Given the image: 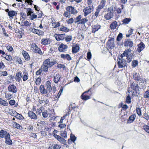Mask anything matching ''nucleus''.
I'll use <instances>...</instances> for the list:
<instances>
[{
  "mask_svg": "<svg viewBox=\"0 0 149 149\" xmlns=\"http://www.w3.org/2000/svg\"><path fill=\"white\" fill-rule=\"evenodd\" d=\"M0 104L4 106H7L8 104L7 101L1 98H0Z\"/></svg>",
  "mask_w": 149,
  "mask_h": 149,
  "instance_id": "obj_30",
  "label": "nucleus"
},
{
  "mask_svg": "<svg viewBox=\"0 0 149 149\" xmlns=\"http://www.w3.org/2000/svg\"><path fill=\"white\" fill-rule=\"evenodd\" d=\"M66 11H68L71 14L76 15L77 14L78 11L75 9L74 8L71 6H69L65 8Z\"/></svg>",
  "mask_w": 149,
  "mask_h": 149,
  "instance_id": "obj_6",
  "label": "nucleus"
},
{
  "mask_svg": "<svg viewBox=\"0 0 149 149\" xmlns=\"http://www.w3.org/2000/svg\"><path fill=\"white\" fill-rule=\"evenodd\" d=\"M74 19L72 18H71L69 19L68 20H67L66 21L68 24H71L74 22Z\"/></svg>",
  "mask_w": 149,
  "mask_h": 149,
  "instance_id": "obj_59",
  "label": "nucleus"
},
{
  "mask_svg": "<svg viewBox=\"0 0 149 149\" xmlns=\"http://www.w3.org/2000/svg\"><path fill=\"white\" fill-rule=\"evenodd\" d=\"M61 58H63L65 59H67L68 61L71 60V58L70 55L68 54H61Z\"/></svg>",
  "mask_w": 149,
  "mask_h": 149,
  "instance_id": "obj_24",
  "label": "nucleus"
},
{
  "mask_svg": "<svg viewBox=\"0 0 149 149\" xmlns=\"http://www.w3.org/2000/svg\"><path fill=\"white\" fill-rule=\"evenodd\" d=\"M116 12L115 13V19L117 20L120 17V14L121 13L122 10L120 8H116Z\"/></svg>",
  "mask_w": 149,
  "mask_h": 149,
  "instance_id": "obj_9",
  "label": "nucleus"
},
{
  "mask_svg": "<svg viewBox=\"0 0 149 149\" xmlns=\"http://www.w3.org/2000/svg\"><path fill=\"white\" fill-rule=\"evenodd\" d=\"M130 88L134 91H136L138 89V84L134 82H133L131 85Z\"/></svg>",
  "mask_w": 149,
  "mask_h": 149,
  "instance_id": "obj_28",
  "label": "nucleus"
},
{
  "mask_svg": "<svg viewBox=\"0 0 149 149\" xmlns=\"http://www.w3.org/2000/svg\"><path fill=\"white\" fill-rule=\"evenodd\" d=\"M133 77L135 80L137 81H139V80L141 79L139 74L137 73H135L133 74Z\"/></svg>",
  "mask_w": 149,
  "mask_h": 149,
  "instance_id": "obj_33",
  "label": "nucleus"
},
{
  "mask_svg": "<svg viewBox=\"0 0 149 149\" xmlns=\"http://www.w3.org/2000/svg\"><path fill=\"white\" fill-rule=\"evenodd\" d=\"M117 26V22L116 21H113L110 25V29L113 30L116 29Z\"/></svg>",
  "mask_w": 149,
  "mask_h": 149,
  "instance_id": "obj_22",
  "label": "nucleus"
},
{
  "mask_svg": "<svg viewBox=\"0 0 149 149\" xmlns=\"http://www.w3.org/2000/svg\"><path fill=\"white\" fill-rule=\"evenodd\" d=\"M136 117V115L134 114L130 116L127 121L128 123H131L134 120Z\"/></svg>",
  "mask_w": 149,
  "mask_h": 149,
  "instance_id": "obj_25",
  "label": "nucleus"
},
{
  "mask_svg": "<svg viewBox=\"0 0 149 149\" xmlns=\"http://www.w3.org/2000/svg\"><path fill=\"white\" fill-rule=\"evenodd\" d=\"M22 54L26 60L28 61L30 60V57L27 52L23 50L22 52Z\"/></svg>",
  "mask_w": 149,
  "mask_h": 149,
  "instance_id": "obj_18",
  "label": "nucleus"
},
{
  "mask_svg": "<svg viewBox=\"0 0 149 149\" xmlns=\"http://www.w3.org/2000/svg\"><path fill=\"white\" fill-rule=\"evenodd\" d=\"M143 127V128L146 132L149 133V125H144Z\"/></svg>",
  "mask_w": 149,
  "mask_h": 149,
  "instance_id": "obj_43",
  "label": "nucleus"
},
{
  "mask_svg": "<svg viewBox=\"0 0 149 149\" xmlns=\"http://www.w3.org/2000/svg\"><path fill=\"white\" fill-rule=\"evenodd\" d=\"M123 35L121 33H120L118 36L116 40L118 41H119L122 39Z\"/></svg>",
  "mask_w": 149,
  "mask_h": 149,
  "instance_id": "obj_51",
  "label": "nucleus"
},
{
  "mask_svg": "<svg viewBox=\"0 0 149 149\" xmlns=\"http://www.w3.org/2000/svg\"><path fill=\"white\" fill-rule=\"evenodd\" d=\"M113 16V14L109 12L107 14H105L104 15V17L107 20H109L112 18Z\"/></svg>",
  "mask_w": 149,
  "mask_h": 149,
  "instance_id": "obj_20",
  "label": "nucleus"
},
{
  "mask_svg": "<svg viewBox=\"0 0 149 149\" xmlns=\"http://www.w3.org/2000/svg\"><path fill=\"white\" fill-rule=\"evenodd\" d=\"M9 91L13 93H16L17 91V87L13 84L10 85L8 87Z\"/></svg>",
  "mask_w": 149,
  "mask_h": 149,
  "instance_id": "obj_8",
  "label": "nucleus"
},
{
  "mask_svg": "<svg viewBox=\"0 0 149 149\" xmlns=\"http://www.w3.org/2000/svg\"><path fill=\"white\" fill-rule=\"evenodd\" d=\"M72 36L71 35H69L67 36L65 38V41L68 42H70L71 40H72Z\"/></svg>",
  "mask_w": 149,
  "mask_h": 149,
  "instance_id": "obj_46",
  "label": "nucleus"
},
{
  "mask_svg": "<svg viewBox=\"0 0 149 149\" xmlns=\"http://www.w3.org/2000/svg\"><path fill=\"white\" fill-rule=\"evenodd\" d=\"M101 27L100 25L98 24L93 25L92 32L94 33H95L96 31H98Z\"/></svg>",
  "mask_w": 149,
  "mask_h": 149,
  "instance_id": "obj_16",
  "label": "nucleus"
},
{
  "mask_svg": "<svg viewBox=\"0 0 149 149\" xmlns=\"http://www.w3.org/2000/svg\"><path fill=\"white\" fill-rule=\"evenodd\" d=\"M138 47L137 49V51L139 52H140L145 48V45L143 42H141L138 45Z\"/></svg>",
  "mask_w": 149,
  "mask_h": 149,
  "instance_id": "obj_12",
  "label": "nucleus"
},
{
  "mask_svg": "<svg viewBox=\"0 0 149 149\" xmlns=\"http://www.w3.org/2000/svg\"><path fill=\"white\" fill-rule=\"evenodd\" d=\"M144 97L146 98H149V90H148L144 94Z\"/></svg>",
  "mask_w": 149,
  "mask_h": 149,
  "instance_id": "obj_49",
  "label": "nucleus"
},
{
  "mask_svg": "<svg viewBox=\"0 0 149 149\" xmlns=\"http://www.w3.org/2000/svg\"><path fill=\"white\" fill-rule=\"evenodd\" d=\"M48 114L47 111V110H45L42 112V116L44 118H46L47 117Z\"/></svg>",
  "mask_w": 149,
  "mask_h": 149,
  "instance_id": "obj_48",
  "label": "nucleus"
},
{
  "mask_svg": "<svg viewBox=\"0 0 149 149\" xmlns=\"http://www.w3.org/2000/svg\"><path fill=\"white\" fill-rule=\"evenodd\" d=\"M13 125L14 127L17 129H20V127H22L21 125L16 122H13Z\"/></svg>",
  "mask_w": 149,
  "mask_h": 149,
  "instance_id": "obj_40",
  "label": "nucleus"
},
{
  "mask_svg": "<svg viewBox=\"0 0 149 149\" xmlns=\"http://www.w3.org/2000/svg\"><path fill=\"white\" fill-rule=\"evenodd\" d=\"M5 56V59L7 61H11V60H12V57L10 55H6Z\"/></svg>",
  "mask_w": 149,
  "mask_h": 149,
  "instance_id": "obj_55",
  "label": "nucleus"
},
{
  "mask_svg": "<svg viewBox=\"0 0 149 149\" xmlns=\"http://www.w3.org/2000/svg\"><path fill=\"white\" fill-rule=\"evenodd\" d=\"M22 75L21 72H19L16 73L15 75V79L16 80L19 82H21L22 81L21 78Z\"/></svg>",
  "mask_w": 149,
  "mask_h": 149,
  "instance_id": "obj_14",
  "label": "nucleus"
},
{
  "mask_svg": "<svg viewBox=\"0 0 149 149\" xmlns=\"http://www.w3.org/2000/svg\"><path fill=\"white\" fill-rule=\"evenodd\" d=\"M63 15L65 17H70V14L68 11H67L64 12Z\"/></svg>",
  "mask_w": 149,
  "mask_h": 149,
  "instance_id": "obj_50",
  "label": "nucleus"
},
{
  "mask_svg": "<svg viewBox=\"0 0 149 149\" xmlns=\"http://www.w3.org/2000/svg\"><path fill=\"white\" fill-rule=\"evenodd\" d=\"M5 139V142L6 143L10 145L12 144V140L10 139V136L9 134L7 135Z\"/></svg>",
  "mask_w": 149,
  "mask_h": 149,
  "instance_id": "obj_21",
  "label": "nucleus"
},
{
  "mask_svg": "<svg viewBox=\"0 0 149 149\" xmlns=\"http://www.w3.org/2000/svg\"><path fill=\"white\" fill-rule=\"evenodd\" d=\"M79 47L78 46L73 47L72 48V52L73 53H76L78 51Z\"/></svg>",
  "mask_w": 149,
  "mask_h": 149,
  "instance_id": "obj_37",
  "label": "nucleus"
},
{
  "mask_svg": "<svg viewBox=\"0 0 149 149\" xmlns=\"http://www.w3.org/2000/svg\"><path fill=\"white\" fill-rule=\"evenodd\" d=\"M136 112L138 115L139 116H141V111L140 109L139 108H136Z\"/></svg>",
  "mask_w": 149,
  "mask_h": 149,
  "instance_id": "obj_58",
  "label": "nucleus"
},
{
  "mask_svg": "<svg viewBox=\"0 0 149 149\" xmlns=\"http://www.w3.org/2000/svg\"><path fill=\"white\" fill-rule=\"evenodd\" d=\"M132 51V50L130 49H126L124 52V54L126 55V56L127 57V58H128V54H130Z\"/></svg>",
  "mask_w": 149,
  "mask_h": 149,
  "instance_id": "obj_35",
  "label": "nucleus"
},
{
  "mask_svg": "<svg viewBox=\"0 0 149 149\" xmlns=\"http://www.w3.org/2000/svg\"><path fill=\"white\" fill-rule=\"evenodd\" d=\"M91 88H90L88 91H86L84 92L81 95V99L84 100H87L90 98V96L89 95H86L85 94L88 92L90 91Z\"/></svg>",
  "mask_w": 149,
  "mask_h": 149,
  "instance_id": "obj_11",
  "label": "nucleus"
},
{
  "mask_svg": "<svg viewBox=\"0 0 149 149\" xmlns=\"http://www.w3.org/2000/svg\"><path fill=\"white\" fill-rule=\"evenodd\" d=\"M61 78V76L59 74H57L54 76L53 81L56 83H58L60 80Z\"/></svg>",
  "mask_w": 149,
  "mask_h": 149,
  "instance_id": "obj_23",
  "label": "nucleus"
},
{
  "mask_svg": "<svg viewBox=\"0 0 149 149\" xmlns=\"http://www.w3.org/2000/svg\"><path fill=\"white\" fill-rule=\"evenodd\" d=\"M124 45L127 48L130 49L133 46V43L131 40L127 39L125 41Z\"/></svg>",
  "mask_w": 149,
  "mask_h": 149,
  "instance_id": "obj_7",
  "label": "nucleus"
},
{
  "mask_svg": "<svg viewBox=\"0 0 149 149\" xmlns=\"http://www.w3.org/2000/svg\"><path fill=\"white\" fill-rule=\"evenodd\" d=\"M70 137L71 141L74 143L76 139V137L74 135L71 134L70 136Z\"/></svg>",
  "mask_w": 149,
  "mask_h": 149,
  "instance_id": "obj_54",
  "label": "nucleus"
},
{
  "mask_svg": "<svg viewBox=\"0 0 149 149\" xmlns=\"http://www.w3.org/2000/svg\"><path fill=\"white\" fill-rule=\"evenodd\" d=\"M26 12L27 13V16H30L33 13L32 11L31 8H28L24 9Z\"/></svg>",
  "mask_w": 149,
  "mask_h": 149,
  "instance_id": "obj_29",
  "label": "nucleus"
},
{
  "mask_svg": "<svg viewBox=\"0 0 149 149\" xmlns=\"http://www.w3.org/2000/svg\"><path fill=\"white\" fill-rule=\"evenodd\" d=\"M1 27L2 29V33L6 37H8V34L6 33V30L4 29V28L3 27V26L1 25Z\"/></svg>",
  "mask_w": 149,
  "mask_h": 149,
  "instance_id": "obj_42",
  "label": "nucleus"
},
{
  "mask_svg": "<svg viewBox=\"0 0 149 149\" xmlns=\"http://www.w3.org/2000/svg\"><path fill=\"white\" fill-rule=\"evenodd\" d=\"M118 64L119 68H122L126 65V61L123 58H118Z\"/></svg>",
  "mask_w": 149,
  "mask_h": 149,
  "instance_id": "obj_5",
  "label": "nucleus"
},
{
  "mask_svg": "<svg viewBox=\"0 0 149 149\" xmlns=\"http://www.w3.org/2000/svg\"><path fill=\"white\" fill-rule=\"evenodd\" d=\"M31 49L35 53H38L40 55L42 54V52L40 49L35 44H31Z\"/></svg>",
  "mask_w": 149,
  "mask_h": 149,
  "instance_id": "obj_3",
  "label": "nucleus"
},
{
  "mask_svg": "<svg viewBox=\"0 0 149 149\" xmlns=\"http://www.w3.org/2000/svg\"><path fill=\"white\" fill-rule=\"evenodd\" d=\"M41 44L44 45H46L50 43V40L49 39H42L41 41Z\"/></svg>",
  "mask_w": 149,
  "mask_h": 149,
  "instance_id": "obj_26",
  "label": "nucleus"
},
{
  "mask_svg": "<svg viewBox=\"0 0 149 149\" xmlns=\"http://www.w3.org/2000/svg\"><path fill=\"white\" fill-rule=\"evenodd\" d=\"M9 134L6 131L3 130L0 131V137L1 138H5Z\"/></svg>",
  "mask_w": 149,
  "mask_h": 149,
  "instance_id": "obj_17",
  "label": "nucleus"
},
{
  "mask_svg": "<svg viewBox=\"0 0 149 149\" xmlns=\"http://www.w3.org/2000/svg\"><path fill=\"white\" fill-rule=\"evenodd\" d=\"M143 118L146 120H148L149 119V116L147 113H145L143 114Z\"/></svg>",
  "mask_w": 149,
  "mask_h": 149,
  "instance_id": "obj_63",
  "label": "nucleus"
},
{
  "mask_svg": "<svg viewBox=\"0 0 149 149\" xmlns=\"http://www.w3.org/2000/svg\"><path fill=\"white\" fill-rule=\"evenodd\" d=\"M61 136L63 137L64 138L66 137V131H65L63 132H61Z\"/></svg>",
  "mask_w": 149,
  "mask_h": 149,
  "instance_id": "obj_57",
  "label": "nucleus"
},
{
  "mask_svg": "<svg viewBox=\"0 0 149 149\" xmlns=\"http://www.w3.org/2000/svg\"><path fill=\"white\" fill-rule=\"evenodd\" d=\"M88 21V20L87 18H84L81 19V21L79 24H84L87 22Z\"/></svg>",
  "mask_w": 149,
  "mask_h": 149,
  "instance_id": "obj_41",
  "label": "nucleus"
},
{
  "mask_svg": "<svg viewBox=\"0 0 149 149\" xmlns=\"http://www.w3.org/2000/svg\"><path fill=\"white\" fill-rule=\"evenodd\" d=\"M60 30L66 32H68L70 31V29L65 26H63L60 28Z\"/></svg>",
  "mask_w": 149,
  "mask_h": 149,
  "instance_id": "obj_39",
  "label": "nucleus"
},
{
  "mask_svg": "<svg viewBox=\"0 0 149 149\" xmlns=\"http://www.w3.org/2000/svg\"><path fill=\"white\" fill-rule=\"evenodd\" d=\"M41 79L40 78L38 77L35 83L37 85H39L41 83Z\"/></svg>",
  "mask_w": 149,
  "mask_h": 149,
  "instance_id": "obj_52",
  "label": "nucleus"
},
{
  "mask_svg": "<svg viewBox=\"0 0 149 149\" xmlns=\"http://www.w3.org/2000/svg\"><path fill=\"white\" fill-rule=\"evenodd\" d=\"M116 10V8L113 6H112L108 8V11L110 13L113 14L114 12Z\"/></svg>",
  "mask_w": 149,
  "mask_h": 149,
  "instance_id": "obj_31",
  "label": "nucleus"
},
{
  "mask_svg": "<svg viewBox=\"0 0 149 149\" xmlns=\"http://www.w3.org/2000/svg\"><path fill=\"white\" fill-rule=\"evenodd\" d=\"M81 15H79L75 19L76 21L75 22V23H77L78 24H79V23L81 21Z\"/></svg>",
  "mask_w": 149,
  "mask_h": 149,
  "instance_id": "obj_38",
  "label": "nucleus"
},
{
  "mask_svg": "<svg viewBox=\"0 0 149 149\" xmlns=\"http://www.w3.org/2000/svg\"><path fill=\"white\" fill-rule=\"evenodd\" d=\"M16 118L20 120H22L24 119V117L22 115L18 113L17 114Z\"/></svg>",
  "mask_w": 149,
  "mask_h": 149,
  "instance_id": "obj_47",
  "label": "nucleus"
},
{
  "mask_svg": "<svg viewBox=\"0 0 149 149\" xmlns=\"http://www.w3.org/2000/svg\"><path fill=\"white\" fill-rule=\"evenodd\" d=\"M37 17V15L33 13L30 17L29 19L31 20H33L34 19L36 18Z\"/></svg>",
  "mask_w": 149,
  "mask_h": 149,
  "instance_id": "obj_53",
  "label": "nucleus"
},
{
  "mask_svg": "<svg viewBox=\"0 0 149 149\" xmlns=\"http://www.w3.org/2000/svg\"><path fill=\"white\" fill-rule=\"evenodd\" d=\"M68 46L63 44H61L58 47L59 51L61 52H64L66 51Z\"/></svg>",
  "mask_w": 149,
  "mask_h": 149,
  "instance_id": "obj_10",
  "label": "nucleus"
},
{
  "mask_svg": "<svg viewBox=\"0 0 149 149\" xmlns=\"http://www.w3.org/2000/svg\"><path fill=\"white\" fill-rule=\"evenodd\" d=\"M64 34H58L56 36V39L57 41L63 40L65 38Z\"/></svg>",
  "mask_w": 149,
  "mask_h": 149,
  "instance_id": "obj_27",
  "label": "nucleus"
},
{
  "mask_svg": "<svg viewBox=\"0 0 149 149\" xmlns=\"http://www.w3.org/2000/svg\"><path fill=\"white\" fill-rule=\"evenodd\" d=\"M9 103L10 105L12 106L15 103V101L14 100H11L9 101Z\"/></svg>",
  "mask_w": 149,
  "mask_h": 149,
  "instance_id": "obj_64",
  "label": "nucleus"
},
{
  "mask_svg": "<svg viewBox=\"0 0 149 149\" xmlns=\"http://www.w3.org/2000/svg\"><path fill=\"white\" fill-rule=\"evenodd\" d=\"M31 32L34 33L36 34L39 36L43 35L44 33L41 30L37 29H32L31 30Z\"/></svg>",
  "mask_w": 149,
  "mask_h": 149,
  "instance_id": "obj_15",
  "label": "nucleus"
},
{
  "mask_svg": "<svg viewBox=\"0 0 149 149\" xmlns=\"http://www.w3.org/2000/svg\"><path fill=\"white\" fill-rule=\"evenodd\" d=\"M28 116L31 119L36 120L37 118V116L36 114L32 111H30L28 113Z\"/></svg>",
  "mask_w": 149,
  "mask_h": 149,
  "instance_id": "obj_13",
  "label": "nucleus"
},
{
  "mask_svg": "<svg viewBox=\"0 0 149 149\" xmlns=\"http://www.w3.org/2000/svg\"><path fill=\"white\" fill-rule=\"evenodd\" d=\"M39 90L40 93L44 94L45 96L48 97H51L52 96L51 92L52 88L51 83L49 81H47L46 82L45 87L43 85H41L39 88Z\"/></svg>",
  "mask_w": 149,
  "mask_h": 149,
  "instance_id": "obj_1",
  "label": "nucleus"
},
{
  "mask_svg": "<svg viewBox=\"0 0 149 149\" xmlns=\"http://www.w3.org/2000/svg\"><path fill=\"white\" fill-rule=\"evenodd\" d=\"M93 6H89L85 8L83 10V12L84 13V15L85 17H86L93 10Z\"/></svg>",
  "mask_w": 149,
  "mask_h": 149,
  "instance_id": "obj_4",
  "label": "nucleus"
},
{
  "mask_svg": "<svg viewBox=\"0 0 149 149\" xmlns=\"http://www.w3.org/2000/svg\"><path fill=\"white\" fill-rule=\"evenodd\" d=\"M42 108L40 107V108H39L38 109L37 111H36V113H37L38 115H41V113L42 112Z\"/></svg>",
  "mask_w": 149,
  "mask_h": 149,
  "instance_id": "obj_62",
  "label": "nucleus"
},
{
  "mask_svg": "<svg viewBox=\"0 0 149 149\" xmlns=\"http://www.w3.org/2000/svg\"><path fill=\"white\" fill-rule=\"evenodd\" d=\"M6 49L8 51L11 52L13 49L12 47L9 44L6 45Z\"/></svg>",
  "mask_w": 149,
  "mask_h": 149,
  "instance_id": "obj_44",
  "label": "nucleus"
},
{
  "mask_svg": "<svg viewBox=\"0 0 149 149\" xmlns=\"http://www.w3.org/2000/svg\"><path fill=\"white\" fill-rule=\"evenodd\" d=\"M61 146L59 145L54 144V145L52 146L51 147H49V149H60Z\"/></svg>",
  "mask_w": 149,
  "mask_h": 149,
  "instance_id": "obj_36",
  "label": "nucleus"
},
{
  "mask_svg": "<svg viewBox=\"0 0 149 149\" xmlns=\"http://www.w3.org/2000/svg\"><path fill=\"white\" fill-rule=\"evenodd\" d=\"M55 137L59 141H61V142L64 143L65 140L63 138L61 137L59 135H55Z\"/></svg>",
  "mask_w": 149,
  "mask_h": 149,
  "instance_id": "obj_34",
  "label": "nucleus"
},
{
  "mask_svg": "<svg viewBox=\"0 0 149 149\" xmlns=\"http://www.w3.org/2000/svg\"><path fill=\"white\" fill-rule=\"evenodd\" d=\"M63 88H62L61 89L58 93L57 95L56 96V97H58V98H59L60 96V95H61V94L63 92Z\"/></svg>",
  "mask_w": 149,
  "mask_h": 149,
  "instance_id": "obj_61",
  "label": "nucleus"
},
{
  "mask_svg": "<svg viewBox=\"0 0 149 149\" xmlns=\"http://www.w3.org/2000/svg\"><path fill=\"white\" fill-rule=\"evenodd\" d=\"M57 68L60 69L63 68L64 69L65 68V66L63 64H58Z\"/></svg>",
  "mask_w": 149,
  "mask_h": 149,
  "instance_id": "obj_56",
  "label": "nucleus"
},
{
  "mask_svg": "<svg viewBox=\"0 0 149 149\" xmlns=\"http://www.w3.org/2000/svg\"><path fill=\"white\" fill-rule=\"evenodd\" d=\"M56 63V61L54 60L48 58L44 61L41 69L45 72H47L48 68L52 67Z\"/></svg>",
  "mask_w": 149,
  "mask_h": 149,
  "instance_id": "obj_2",
  "label": "nucleus"
},
{
  "mask_svg": "<svg viewBox=\"0 0 149 149\" xmlns=\"http://www.w3.org/2000/svg\"><path fill=\"white\" fill-rule=\"evenodd\" d=\"M131 19L130 18H124L122 21L123 24H127L131 21Z\"/></svg>",
  "mask_w": 149,
  "mask_h": 149,
  "instance_id": "obj_32",
  "label": "nucleus"
},
{
  "mask_svg": "<svg viewBox=\"0 0 149 149\" xmlns=\"http://www.w3.org/2000/svg\"><path fill=\"white\" fill-rule=\"evenodd\" d=\"M132 66L133 68H135L138 64V61L136 60L133 61L132 63Z\"/></svg>",
  "mask_w": 149,
  "mask_h": 149,
  "instance_id": "obj_45",
  "label": "nucleus"
},
{
  "mask_svg": "<svg viewBox=\"0 0 149 149\" xmlns=\"http://www.w3.org/2000/svg\"><path fill=\"white\" fill-rule=\"evenodd\" d=\"M38 125H40L41 126H44L45 124V122L44 121H40V122H38Z\"/></svg>",
  "mask_w": 149,
  "mask_h": 149,
  "instance_id": "obj_60",
  "label": "nucleus"
},
{
  "mask_svg": "<svg viewBox=\"0 0 149 149\" xmlns=\"http://www.w3.org/2000/svg\"><path fill=\"white\" fill-rule=\"evenodd\" d=\"M17 14V11L14 10H11L8 13V15L10 17V18H13V17L16 16Z\"/></svg>",
  "mask_w": 149,
  "mask_h": 149,
  "instance_id": "obj_19",
  "label": "nucleus"
}]
</instances>
